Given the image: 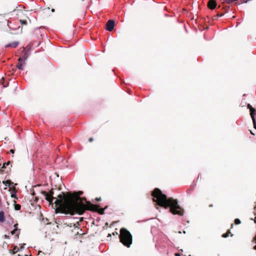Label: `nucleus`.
Returning a JSON list of instances; mask_svg holds the SVG:
<instances>
[{
    "instance_id": "nucleus-1",
    "label": "nucleus",
    "mask_w": 256,
    "mask_h": 256,
    "mask_svg": "<svg viewBox=\"0 0 256 256\" xmlns=\"http://www.w3.org/2000/svg\"><path fill=\"white\" fill-rule=\"evenodd\" d=\"M46 196V199L50 203L54 200L58 209L63 214L74 215L75 214H82L86 210L98 212L100 214H104V208H99V206L94 204L90 202H86L84 204L83 200L86 198L80 197L83 193H62L54 197V193H42Z\"/></svg>"
},
{
    "instance_id": "nucleus-2",
    "label": "nucleus",
    "mask_w": 256,
    "mask_h": 256,
    "mask_svg": "<svg viewBox=\"0 0 256 256\" xmlns=\"http://www.w3.org/2000/svg\"><path fill=\"white\" fill-rule=\"evenodd\" d=\"M153 200L159 206L165 208H170V212L174 214L182 216L184 210L178 205L176 200L172 198H168L163 193H152Z\"/></svg>"
},
{
    "instance_id": "nucleus-3",
    "label": "nucleus",
    "mask_w": 256,
    "mask_h": 256,
    "mask_svg": "<svg viewBox=\"0 0 256 256\" xmlns=\"http://www.w3.org/2000/svg\"><path fill=\"white\" fill-rule=\"evenodd\" d=\"M52 187L50 190L48 191V192H53L54 190H60L62 191V192H66L64 190H66V188L65 186L60 182L58 185L55 184L54 186L52 185ZM45 187L44 186H42L41 184H38L36 186H34L32 188V192H35V191H38L39 192H47L46 190L44 188ZM68 192H70L69 191ZM72 192H82V191H73Z\"/></svg>"
},
{
    "instance_id": "nucleus-4",
    "label": "nucleus",
    "mask_w": 256,
    "mask_h": 256,
    "mask_svg": "<svg viewBox=\"0 0 256 256\" xmlns=\"http://www.w3.org/2000/svg\"><path fill=\"white\" fill-rule=\"evenodd\" d=\"M120 242L126 246L130 248L132 244V236L126 228H121L120 234Z\"/></svg>"
},
{
    "instance_id": "nucleus-5",
    "label": "nucleus",
    "mask_w": 256,
    "mask_h": 256,
    "mask_svg": "<svg viewBox=\"0 0 256 256\" xmlns=\"http://www.w3.org/2000/svg\"><path fill=\"white\" fill-rule=\"evenodd\" d=\"M3 184L4 185V190H6L7 187L9 188L8 191L12 192L13 191V192H16V187L14 186L13 185V183L11 182L10 180H7L6 181H3Z\"/></svg>"
},
{
    "instance_id": "nucleus-6",
    "label": "nucleus",
    "mask_w": 256,
    "mask_h": 256,
    "mask_svg": "<svg viewBox=\"0 0 256 256\" xmlns=\"http://www.w3.org/2000/svg\"><path fill=\"white\" fill-rule=\"evenodd\" d=\"M26 58H18V62L16 64V67L20 70H24V65L25 63Z\"/></svg>"
},
{
    "instance_id": "nucleus-7",
    "label": "nucleus",
    "mask_w": 256,
    "mask_h": 256,
    "mask_svg": "<svg viewBox=\"0 0 256 256\" xmlns=\"http://www.w3.org/2000/svg\"><path fill=\"white\" fill-rule=\"evenodd\" d=\"M10 161H8V162L4 163L3 164L2 168L0 170V172H1L8 173L9 172V171H10V168H6V166L10 165Z\"/></svg>"
},
{
    "instance_id": "nucleus-8",
    "label": "nucleus",
    "mask_w": 256,
    "mask_h": 256,
    "mask_svg": "<svg viewBox=\"0 0 256 256\" xmlns=\"http://www.w3.org/2000/svg\"><path fill=\"white\" fill-rule=\"evenodd\" d=\"M250 116H251L252 121H253L254 128L256 129V118H254L255 114H256V110L255 108H250Z\"/></svg>"
},
{
    "instance_id": "nucleus-9",
    "label": "nucleus",
    "mask_w": 256,
    "mask_h": 256,
    "mask_svg": "<svg viewBox=\"0 0 256 256\" xmlns=\"http://www.w3.org/2000/svg\"><path fill=\"white\" fill-rule=\"evenodd\" d=\"M216 5V2L215 0H210L208 3V7L210 10L214 9Z\"/></svg>"
},
{
    "instance_id": "nucleus-10",
    "label": "nucleus",
    "mask_w": 256,
    "mask_h": 256,
    "mask_svg": "<svg viewBox=\"0 0 256 256\" xmlns=\"http://www.w3.org/2000/svg\"><path fill=\"white\" fill-rule=\"evenodd\" d=\"M28 20L29 22H30L31 20L29 18L28 16H24L22 18H20V22L22 26L24 25H27L28 24Z\"/></svg>"
},
{
    "instance_id": "nucleus-11",
    "label": "nucleus",
    "mask_w": 256,
    "mask_h": 256,
    "mask_svg": "<svg viewBox=\"0 0 256 256\" xmlns=\"http://www.w3.org/2000/svg\"><path fill=\"white\" fill-rule=\"evenodd\" d=\"M20 229L16 228V229H14V230H12L10 232V234L12 235L16 234L15 236L16 237V238H19V235L20 234Z\"/></svg>"
},
{
    "instance_id": "nucleus-12",
    "label": "nucleus",
    "mask_w": 256,
    "mask_h": 256,
    "mask_svg": "<svg viewBox=\"0 0 256 256\" xmlns=\"http://www.w3.org/2000/svg\"><path fill=\"white\" fill-rule=\"evenodd\" d=\"M106 30L112 32V20H109L106 26Z\"/></svg>"
},
{
    "instance_id": "nucleus-13",
    "label": "nucleus",
    "mask_w": 256,
    "mask_h": 256,
    "mask_svg": "<svg viewBox=\"0 0 256 256\" xmlns=\"http://www.w3.org/2000/svg\"><path fill=\"white\" fill-rule=\"evenodd\" d=\"M18 42H14L12 44L6 45V47H12L13 48H16L18 46Z\"/></svg>"
},
{
    "instance_id": "nucleus-14",
    "label": "nucleus",
    "mask_w": 256,
    "mask_h": 256,
    "mask_svg": "<svg viewBox=\"0 0 256 256\" xmlns=\"http://www.w3.org/2000/svg\"><path fill=\"white\" fill-rule=\"evenodd\" d=\"M5 221L4 213L2 211H0V222H3Z\"/></svg>"
},
{
    "instance_id": "nucleus-15",
    "label": "nucleus",
    "mask_w": 256,
    "mask_h": 256,
    "mask_svg": "<svg viewBox=\"0 0 256 256\" xmlns=\"http://www.w3.org/2000/svg\"><path fill=\"white\" fill-rule=\"evenodd\" d=\"M19 250L17 246H15L14 248V249L12 250V252L14 254H16V252H18Z\"/></svg>"
},
{
    "instance_id": "nucleus-16",
    "label": "nucleus",
    "mask_w": 256,
    "mask_h": 256,
    "mask_svg": "<svg viewBox=\"0 0 256 256\" xmlns=\"http://www.w3.org/2000/svg\"><path fill=\"white\" fill-rule=\"evenodd\" d=\"M21 208V206L20 205L18 204H16L15 206H14V208L16 210H20Z\"/></svg>"
},
{
    "instance_id": "nucleus-17",
    "label": "nucleus",
    "mask_w": 256,
    "mask_h": 256,
    "mask_svg": "<svg viewBox=\"0 0 256 256\" xmlns=\"http://www.w3.org/2000/svg\"><path fill=\"white\" fill-rule=\"evenodd\" d=\"M234 223L236 224H239L241 223V222L240 220V219L238 218H236L234 220Z\"/></svg>"
},
{
    "instance_id": "nucleus-18",
    "label": "nucleus",
    "mask_w": 256,
    "mask_h": 256,
    "mask_svg": "<svg viewBox=\"0 0 256 256\" xmlns=\"http://www.w3.org/2000/svg\"><path fill=\"white\" fill-rule=\"evenodd\" d=\"M152 192H162L159 188H156L153 191H152Z\"/></svg>"
},
{
    "instance_id": "nucleus-19",
    "label": "nucleus",
    "mask_w": 256,
    "mask_h": 256,
    "mask_svg": "<svg viewBox=\"0 0 256 256\" xmlns=\"http://www.w3.org/2000/svg\"><path fill=\"white\" fill-rule=\"evenodd\" d=\"M12 194H11V196L12 198H18L16 197V193H11Z\"/></svg>"
},
{
    "instance_id": "nucleus-20",
    "label": "nucleus",
    "mask_w": 256,
    "mask_h": 256,
    "mask_svg": "<svg viewBox=\"0 0 256 256\" xmlns=\"http://www.w3.org/2000/svg\"><path fill=\"white\" fill-rule=\"evenodd\" d=\"M14 229L18 228V224L16 223L14 224Z\"/></svg>"
},
{
    "instance_id": "nucleus-21",
    "label": "nucleus",
    "mask_w": 256,
    "mask_h": 256,
    "mask_svg": "<svg viewBox=\"0 0 256 256\" xmlns=\"http://www.w3.org/2000/svg\"><path fill=\"white\" fill-rule=\"evenodd\" d=\"M247 107L250 110V108H252V106L250 104H248Z\"/></svg>"
},
{
    "instance_id": "nucleus-22",
    "label": "nucleus",
    "mask_w": 256,
    "mask_h": 256,
    "mask_svg": "<svg viewBox=\"0 0 256 256\" xmlns=\"http://www.w3.org/2000/svg\"><path fill=\"white\" fill-rule=\"evenodd\" d=\"M228 234H223V236H223L224 238H226V237H228Z\"/></svg>"
},
{
    "instance_id": "nucleus-23",
    "label": "nucleus",
    "mask_w": 256,
    "mask_h": 256,
    "mask_svg": "<svg viewBox=\"0 0 256 256\" xmlns=\"http://www.w3.org/2000/svg\"><path fill=\"white\" fill-rule=\"evenodd\" d=\"M95 200L97 202L100 201L101 200L100 198H96Z\"/></svg>"
},
{
    "instance_id": "nucleus-24",
    "label": "nucleus",
    "mask_w": 256,
    "mask_h": 256,
    "mask_svg": "<svg viewBox=\"0 0 256 256\" xmlns=\"http://www.w3.org/2000/svg\"><path fill=\"white\" fill-rule=\"evenodd\" d=\"M93 140H94V138H90L88 139V141H89L90 142H92Z\"/></svg>"
},
{
    "instance_id": "nucleus-25",
    "label": "nucleus",
    "mask_w": 256,
    "mask_h": 256,
    "mask_svg": "<svg viewBox=\"0 0 256 256\" xmlns=\"http://www.w3.org/2000/svg\"><path fill=\"white\" fill-rule=\"evenodd\" d=\"M201 179L202 178V176L200 174H198V178L197 180H198V179Z\"/></svg>"
},
{
    "instance_id": "nucleus-26",
    "label": "nucleus",
    "mask_w": 256,
    "mask_h": 256,
    "mask_svg": "<svg viewBox=\"0 0 256 256\" xmlns=\"http://www.w3.org/2000/svg\"><path fill=\"white\" fill-rule=\"evenodd\" d=\"M10 152H11L12 154H14V150H13V149H11L10 150Z\"/></svg>"
},
{
    "instance_id": "nucleus-27",
    "label": "nucleus",
    "mask_w": 256,
    "mask_h": 256,
    "mask_svg": "<svg viewBox=\"0 0 256 256\" xmlns=\"http://www.w3.org/2000/svg\"><path fill=\"white\" fill-rule=\"evenodd\" d=\"M112 24H113V30H114V26H115V22H114V20H113Z\"/></svg>"
},
{
    "instance_id": "nucleus-28",
    "label": "nucleus",
    "mask_w": 256,
    "mask_h": 256,
    "mask_svg": "<svg viewBox=\"0 0 256 256\" xmlns=\"http://www.w3.org/2000/svg\"><path fill=\"white\" fill-rule=\"evenodd\" d=\"M7 22H8V26L9 27V28H11V27L10 26V25H9V24H8V23H9V20H7Z\"/></svg>"
},
{
    "instance_id": "nucleus-29",
    "label": "nucleus",
    "mask_w": 256,
    "mask_h": 256,
    "mask_svg": "<svg viewBox=\"0 0 256 256\" xmlns=\"http://www.w3.org/2000/svg\"><path fill=\"white\" fill-rule=\"evenodd\" d=\"M175 255H176V256H180V254H178V253H176V254H175Z\"/></svg>"
},
{
    "instance_id": "nucleus-30",
    "label": "nucleus",
    "mask_w": 256,
    "mask_h": 256,
    "mask_svg": "<svg viewBox=\"0 0 256 256\" xmlns=\"http://www.w3.org/2000/svg\"><path fill=\"white\" fill-rule=\"evenodd\" d=\"M224 15V14H218V16H222Z\"/></svg>"
},
{
    "instance_id": "nucleus-31",
    "label": "nucleus",
    "mask_w": 256,
    "mask_h": 256,
    "mask_svg": "<svg viewBox=\"0 0 256 256\" xmlns=\"http://www.w3.org/2000/svg\"><path fill=\"white\" fill-rule=\"evenodd\" d=\"M108 226V223L106 222V224H105V226H105Z\"/></svg>"
},
{
    "instance_id": "nucleus-32",
    "label": "nucleus",
    "mask_w": 256,
    "mask_h": 256,
    "mask_svg": "<svg viewBox=\"0 0 256 256\" xmlns=\"http://www.w3.org/2000/svg\"><path fill=\"white\" fill-rule=\"evenodd\" d=\"M246 0H243V1L242 2V3H246V2H245Z\"/></svg>"
},
{
    "instance_id": "nucleus-33",
    "label": "nucleus",
    "mask_w": 256,
    "mask_h": 256,
    "mask_svg": "<svg viewBox=\"0 0 256 256\" xmlns=\"http://www.w3.org/2000/svg\"><path fill=\"white\" fill-rule=\"evenodd\" d=\"M31 194H32V196H34V194H35V193H34V192H32V193H31Z\"/></svg>"
},
{
    "instance_id": "nucleus-34",
    "label": "nucleus",
    "mask_w": 256,
    "mask_h": 256,
    "mask_svg": "<svg viewBox=\"0 0 256 256\" xmlns=\"http://www.w3.org/2000/svg\"><path fill=\"white\" fill-rule=\"evenodd\" d=\"M111 236V234H108V236Z\"/></svg>"
},
{
    "instance_id": "nucleus-35",
    "label": "nucleus",
    "mask_w": 256,
    "mask_h": 256,
    "mask_svg": "<svg viewBox=\"0 0 256 256\" xmlns=\"http://www.w3.org/2000/svg\"><path fill=\"white\" fill-rule=\"evenodd\" d=\"M54 8H52V12H54Z\"/></svg>"
},
{
    "instance_id": "nucleus-36",
    "label": "nucleus",
    "mask_w": 256,
    "mask_h": 256,
    "mask_svg": "<svg viewBox=\"0 0 256 256\" xmlns=\"http://www.w3.org/2000/svg\"><path fill=\"white\" fill-rule=\"evenodd\" d=\"M23 16H22V18L24 16H24V14H23Z\"/></svg>"
},
{
    "instance_id": "nucleus-37",
    "label": "nucleus",
    "mask_w": 256,
    "mask_h": 256,
    "mask_svg": "<svg viewBox=\"0 0 256 256\" xmlns=\"http://www.w3.org/2000/svg\"><path fill=\"white\" fill-rule=\"evenodd\" d=\"M254 222H255V223H256V218L254 220Z\"/></svg>"
},
{
    "instance_id": "nucleus-38",
    "label": "nucleus",
    "mask_w": 256,
    "mask_h": 256,
    "mask_svg": "<svg viewBox=\"0 0 256 256\" xmlns=\"http://www.w3.org/2000/svg\"><path fill=\"white\" fill-rule=\"evenodd\" d=\"M255 208V209H256V206H255V208Z\"/></svg>"
},
{
    "instance_id": "nucleus-39",
    "label": "nucleus",
    "mask_w": 256,
    "mask_h": 256,
    "mask_svg": "<svg viewBox=\"0 0 256 256\" xmlns=\"http://www.w3.org/2000/svg\"><path fill=\"white\" fill-rule=\"evenodd\" d=\"M188 256H191V255H189Z\"/></svg>"
}]
</instances>
